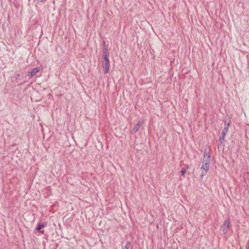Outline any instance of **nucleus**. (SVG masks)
I'll list each match as a JSON object with an SVG mask.
<instances>
[{
	"instance_id": "nucleus-12",
	"label": "nucleus",
	"mask_w": 249,
	"mask_h": 249,
	"mask_svg": "<svg viewBox=\"0 0 249 249\" xmlns=\"http://www.w3.org/2000/svg\"><path fill=\"white\" fill-rule=\"evenodd\" d=\"M188 169V167L187 166L186 168H183L180 171V174L182 176H184L186 172V170Z\"/></svg>"
},
{
	"instance_id": "nucleus-2",
	"label": "nucleus",
	"mask_w": 249,
	"mask_h": 249,
	"mask_svg": "<svg viewBox=\"0 0 249 249\" xmlns=\"http://www.w3.org/2000/svg\"><path fill=\"white\" fill-rule=\"evenodd\" d=\"M210 165L209 164H205L204 163H202V165L201 167V169L202 170V173L200 175L201 178H203V177L206 175L207 173L209 170L210 168Z\"/></svg>"
},
{
	"instance_id": "nucleus-9",
	"label": "nucleus",
	"mask_w": 249,
	"mask_h": 249,
	"mask_svg": "<svg viewBox=\"0 0 249 249\" xmlns=\"http://www.w3.org/2000/svg\"><path fill=\"white\" fill-rule=\"evenodd\" d=\"M140 128V122L139 121L136 125L135 126V127L133 128V131L134 132H137L138 131Z\"/></svg>"
},
{
	"instance_id": "nucleus-4",
	"label": "nucleus",
	"mask_w": 249,
	"mask_h": 249,
	"mask_svg": "<svg viewBox=\"0 0 249 249\" xmlns=\"http://www.w3.org/2000/svg\"><path fill=\"white\" fill-rule=\"evenodd\" d=\"M46 226V222H43L42 223H38L37 226L36 228L35 231H40L41 233H43L44 231H41V229L44 228Z\"/></svg>"
},
{
	"instance_id": "nucleus-1",
	"label": "nucleus",
	"mask_w": 249,
	"mask_h": 249,
	"mask_svg": "<svg viewBox=\"0 0 249 249\" xmlns=\"http://www.w3.org/2000/svg\"><path fill=\"white\" fill-rule=\"evenodd\" d=\"M102 66L103 68V72L105 74H107L109 71L110 62L108 61H102Z\"/></svg>"
},
{
	"instance_id": "nucleus-8",
	"label": "nucleus",
	"mask_w": 249,
	"mask_h": 249,
	"mask_svg": "<svg viewBox=\"0 0 249 249\" xmlns=\"http://www.w3.org/2000/svg\"><path fill=\"white\" fill-rule=\"evenodd\" d=\"M109 54H102V57L103 59L102 61H108L109 60Z\"/></svg>"
},
{
	"instance_id": "nucleus-3",
	"label": "nucleus",
	"mask_w": 249,
	"mask_h": 249,
	"mask_svg": "<svg viewBox=\"0 0 249 249\" xmlns=\"http://www.w3.org/2000/svg\"><path fill=\"white\" fill-rule=\"evenodd\" d=\"M231 224L230 219L228 218L225 221H224L222 227L223 228V231L224 234L227 233L228 230L229 229Z\"/></svg>"
},
{
	"instance_id": "nucleus-17",
	"label": "nucleus",
	"mask_w": 249,
	"mask_h": 249,
	"mask_svg": "<svg viewBox=\"0 0 249 249\" xmlns=\"http://www.w3.org/2000/svg\"><path fill=\"white\" fill-rule=\"evenodd\" d=\"M37 0L40 2H44L45 1V0Z\"/></svg>"
},
{
	"instance_id": "nucleus-5",
	"label": "nucleus",
	"mask_w": 249,
	"mask_h": 249,
	"mask_svg": "<svg viewBox=\"0 0 249 249\" xmlns=\"http://www.w3.org/2000/svg\"><path fill=\"white\" fill-rule=\"evenodd\" d=\"M39 71V69L37 68L32 69L30 71L28 72V75L32 77Z\"/></svg>"
},
{
	"instance_id": "nucleus-14",
	"label": "nucleus",
	"mask_w": 249,
	"mask_h": 249,
	"mask_svg": "<svg viewBox=\"0 0 249 249\" xmlns=\"http://www.w3.org/2000/svg\"><path fill=\"white\" fill-rule=\"evenodd\" d=\"M229 125H230V124H226L225 123V127H224V128L223 129H226V131L228 132V129H229Z\"/></svg>"
},
{
	"instance_id": "nucleus-13",
	"label": "nucleus",
	"mask_w": 249,
	"mask_h": 249,
	"mask_svg": "<svg viewBox=\"0 0 249 249\" xmlns=\"http://www.w3.org/2000/svg\"><path fill=\"white\" fill-rule=\"evenodd\" d=\"M20 77V75L18 73H16L15 75L13 76V78L15 79L16 82L18 83V78Z\"/></svg>"
},
{
	"instance_id": "nucleus-11",
	"label": "nucleus",
	"mask_w": 249,
	"mask_h": 249,
	"mask_svg": "<svg viewBox=\"0 0 249 249\" xmlns=\"http://www.w3.org/2000/svg\"><path fill=\"white\" fill-rule=\"evenodd\" d=\"M102 54H109L107 47H103Z\"/></svg>"
},
{
	"instance_id": "nucleus-10",
	"label": "nucleus",
	"mask_w": 249,
	"mask_h": 249,
	"mask_svg": "<svg viewBox=\"0 0 249 249\" xmlns=\"http://www.w3.org/2000/svg\"><path fill=\"white\" fill-rule=\"evenodd\" d=\"M208 158V157H211L209 152H207V150L206 149H205L204 153H203V158Z\"/></svg>"
},
{
	"instance_id": "nucleus-15",
	"label": "nucleus",
	"mask_w": 249,
	"mask_h": 249,
	"mask_svg": "<svg viewBox=\"0 0 249 249\" xmlns=\"http://www.w3.org/2000/svg\"><path fill=\"white\" fill-rule=\"evenodd\" d=\"M130 245H131L130 243L127 242V244L125 245L124 248L123 249H129V248L130 247Z\"/></svg>"
},
{
	"instance_id": "nucleus-7",
	"label": "nucleus",
	"mask_w": 249,
	"mask_h": 249,
	"mask_svg": "<svg viewBox=\"0 0 249 249\" xmlns=\"http://www.w3.org/2000/svg\"><path fill=\"white\" fill-rule=\"evenodd\" d=\"M210 160H211V157H206L203 158L202 160V163H204L205 164H209L210 165Z\"/></svg>"
},
{
	"instance_id": "nucleus-18",
	"label": "nucleus",
	"mask_w": 249,
	"mask_h": 249,
	"mask_svg": "<svg viewBox=\"0 0 249 249\" xmlns=\"http://www.w3.org/2000/svg\"><path fill=\"white\" fill-rule=\"evenodd\" d=\"M247 249H249V243L247 245Z\"/></svg>"
},
{
	"instance_id": "nucleus-16",
	"label": "nucleus",
	"mask_w": 249,
	"mask_h": 249,
	"mask_svg": "<svg viewBox=\"0 0 249 249\" xmlns=\"http://www.w3.org/2000/svg\"><path fill=\"white\" fill-rule=\"evenodd\" d=\"M102 44H103V47H107V45H106V43L105 42V40H103V42H102Z\"/></svg>"
},
{
	"instance_id": "nucleus-19",
	"label": "nucleus",
	"mask_w": 249,
	"mask_h": 249,
	"mask_svg": "<svg viewBox=\"0 0 249 249\" xmlns=\"http://www.w3.org/2000/svg\"><path fill=\"white\" fill-rule=\"evenodd\" d=\"M22 84V83H19V84H18V85H21Z\"/></svg>"
},
{
	"instance_id": "nucleus-6",
	"label": "nucleus",
	"mask_w": 249,
	"mask_h": 249,
	"mask_svg": "<svg viewBox=\"0 0 249 249\" xmlns=\"http://www.w3.org/2000/svg\"><path fill=\"white\" fill-rule=\"evenodd\" d=\"M227 133L226 129H223L221 135L219 137V141L221 143L223 142V141L225 139V136Z\"/></svg>"
}]
</instances>
